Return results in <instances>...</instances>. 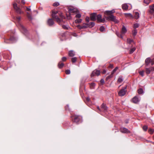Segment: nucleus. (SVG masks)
<instances>
[{"label": "nucleus", "mask_w": 154, "mask_h": 154, "mask_svg": "<svg viewBox=\"0 0 154 154\" xmlns=\"http://www.w3.org/2000/svg\"><path fill=\"white\" fill-rule=\"evenodd\" d=\"M120 131L122 133H125V128H121L120 129Z\"/></svg>", "instance_id": "nucleus-33"}, {"label": "nucleus", "mask_w": 154, "mask_h": 154, "mask_svg": "<svg viewBox=\"0 0 154 154\" xmlns=\"http://www.w3.org/2000/svg\"><path fill=\"white\" fill-rule=\"evenodd\" d=\"M152 71H154V67H151Z\"/></svg>", "instance_id": "nucleus-62"}, {"label": "nucleus", "mask_w": 154, "mask_h": 154, "mask_svg": "<svg viewBox=\"0 0 154 154\" xmlns=\"http://www.w3.org/2000/svg\"><path fill=\"white\" fill-rule=\"evenodd\" d=\"M85 20L87 22H88L90 20V19L89 17H87L85 19Z\"/></svg>", "instance_id": "nucleus-46"}, {"label": "nucleus", "mask_w": 154, "mask_h": 154, "mask_svg": "<svg viewBox=\"0 0 154 154\" xmlns=\"http://www.w3.org/2000/svg\"><path fill=\"white\" fill-rule=\"evenodd\" d=\"M122 8L124 10H125V4H123L122 5Z\"/></svg>", "instance_id": "nucleus-47"}, {"label": "nucleus", "mask_w": 154, "mask_h": 154, "mask_svg": "<svg viewBox=\"0 0 154 154\" xmlns=\"http://www.w3.org/2000/svg\"><path fill=\"white\" fill-rule=\"evenodd\" d=\"M66 57H63L62 58V60L63 61H65L66 60Z\"/></svg>", "instance_id": "nucleus-45"}, {"label": "nucleus", "mask_w": 154, "mask_h": 154, "mask_svg": "<svg viewBox=\"0 0 154 154\" xmlns=\"http://www.w3.org/2000/svg\"><path fill=\"white\" fill-rule=\"evenodd\" d=\"M118 94L120 96H123L125 95V88H124L121 89L119 92Z\"/></svg>", "instance_id": "nucleus-13"}, {"label": "nucleus", "mask_w": 154, "mask_h": 154, "mask_svg": "<svg viewBox=\"0 0 154 154\" xmlns=\"http://www.w3.org/2000/svg\"><path fill=\"white\" fill-rule=\"evenodd\" d=\"M97 18L98 22L104 23L105 21V19L104 18H102V16L100 14L97 15Z\"/></svg>", "instance_id": "nucleus-8"}, {"label": "nucleus", "mask_w": 154, "mask_h": 154, "mask_svg": "<svg viewBox=\"0 0 154 154\" xmlns=\"http://www.w3.org/2000/svg\"><path fill=\"white\" fill-rule=\"evenodd\" d=\"M130 131L128 129H126V133H129Z\"/></svg>", "instance_id": "nucleus-60"}, {"label": "nucleus", "mask_w": 154, "mask_h": 154, "mask_svg": "<svg viewBox=\"0 0 154 154\" xmlns=\"http://www.w3.org/2000/svg\"><path fill=\"white\" fill-rule=\"evenodd\" d=\"M82 21V19H77L75 20V23H80Z\"/></svg>", "instance_id": "nucleus-29"}, {"label": "nucleus", "mask_w": 154, "mask_h": 154, "mask_svg": "<svg viewBox=\"0 0 154 154\" xmlns=\"http://www.w3.org/2000/svg\"><path fill=\"white\" fill-rule=\"evenodd\" d=\"M139 26V25L138 24L136 23L134 24L133 25V28L134 29H136L137 27H138Z\"/></svg>", "instance_id": "nucleus-38"}, {"label": "nucleus", "mask_w": 154, "mask_h": 154, "mask_svg": "<svg viewBox=\"0 0 154 154\" xmlns=\"http://www.w3.org/2000/svg\"><path fill=\"white\" fill-rule=\"evenodd\" d=\"M97 14L96 13H93L91 14L90 17L91 20L92 21H95L96 20Z\"/></svg>", "instance_id": "nucleus-12"}, {"label": "nucleus", "mask_w": 154, "mask_h": 154, "mask_svg": "<svg viewBox=\"0 0 154 154\" xmlns=\"http://www.w3.org/2000/svg\"><path fill=\"white\" fill-rule=\"evenodd\" d=\"M26 8V10L28 11H31V9L30 8H29L27 7Z\"/></svg>", "instance_id": "nucleus-59"}, {"label": "nucleus", "mask_w": 154, "mask_h": 154, "mask_svg": "<svg viewBox=\"0 0 154 154\" xmlns=\"http://www.w3.org/2000/svg\"><path fill=\"white\" fill-rule=\"evenodd\" d=\"M69 55L70 57H73L75 55V53L73 51H70L69 52Z\"/></svg>", "instance_id": "nucleus-17"}, {"label": "nucleus", "mask_w": 154, "mask_h": 154, "mask_svg": "<svg viewBox=\"0 0 154 154\" xmlns=\"http://www.w3.org/2000/svg\"><path fill=\"white\" fill-rule=\"evenodd\" d=\"M14 19L17 22V26L18 28L23 33H25L27 32V30L24 26L20 23L21 19V17L20 16H17L14 17Z\"/></svg>", "instance_id": "nucleus-3"}, {"label": "nucleus", "mask_w": 154, "mask_h": 154, "mask_svg": "<svg viewBox=\"0 0 154 154\" xmlns=\"http://www.w3.org/2000/svg\"><path fill=\"white\" fill-rule=\"evenodd\" d=\"M21 3L23 4H24L25 3V2H24V0H22L21 1Z\"/></svg>", "instance_id": "nucleus-61"}, {"label": "nucleus", "mask_w": 154, "mask_h": 154, "mask_svg": "<svg viewBox=\"0 0 154 154\" xmlns=\"http://www.w3.org/2000/svg\"><path fill=\"white\" fill-rule=\"evenodd\" d=\"M149 133L150 134H152L154 132V130L152 129H149L148 130Z\"/></svg>", "instance_id": "nucleus-30"}, {"label": "nucleus", "mask_w": 154, "mask_h": 154, "mask_svg": "<svg viewBox=\"0 0 154 154\" xmlns=\"http://www.w3.org/2000/svg\"><path fill=\"white\" fill-rule=\"evenodd\" d=\"M125 15H126V17H128L131 18H133V16L131 14H130L126 13Z\"/></svg>", "instance_id": "nucleus-32"}, {"label": "nucleus", "mask_w": 154, "mask_h": 154, "mask_svg": "<svg viewBox=\"0 0 154 154\" xmlns=\"http://www.w3.org/2000/svg\"><path fill=\"white\" fill-rule=\"evenodd\" d=\"M127 43L129 44H131V46H133L134 45H135V43L133 40L130 38H128L127 39Z\"/></svg>", "instance_id": "nucleus-14"}, {"label": "nucleus", "mask_w": 154, "mask_h": 154, "mask_svg": "<svg viewBox=\"0 0 154 154\" xmlns=\"http://www.w3.org/2000/svg\"><path fill=\"white\" fill-rule=\"evenodd\" d=\"M16 39L13 36H11L8 38H4V42L6 43H11L15 42Z\"/></svg>", "instance_id": "nucleus-4"}, {"label": "nucleus", "mask_w": 154, "mask_h": 154, "mask_svg": "<svg viewBox=\"0 0 154 154\" xmlns=\"http://www.w3.org/2000/svg\"><path fill=\"white\" fill-rule=\"evenodd\" d=\"M132 47L130 49L129 51V53L131 54L136 49L135 47L133 46H132Z\"/></svg>", "instance_id": "nucleus-16"}, {"label": "nucleus", "mask_w": 154, "mask_h": 154, "mask_svg": "<svg viewBox=\"0 0 154 154\" xmlns=\"http://www.w3.org/2000/svg\"><path fill=\"white\" fill-rule=\"evenodd\" d=\"M86 100L88 102H89L90 100V99L89 97H87L86 98Z\"/></svg>", "instance_id": "nucleus-52"}, {"label": "nucleus", "mask_w": 154, "mask_h": 154, "mask_svg": "<svg viewBox=\"0 0 154 154\" xmlns=\"http://www.w3.org/2000/svg\"><path fill=\"white\" fill-rule=\"evenodd\" d=\"M47 24L49 26H53L54 24L53 19L52 18L49 19L47 20Z\"/></svg>", "instance_id": "nucleus-11"}, {"label": "nucleus", "mask_w": 154, "mask_h": 154, "mask_svg": "<svg viewBox=\"0 0 154 154\" xmlns=\"http://www.w3.org/2000/svg\"><path fill=\"white\" fill-rule=\"evenodd\" d=\"M76 33H74V36H76Z\"/></svg>", "instance_id": "nucleus-64"}, {"label": "nucleus", "mask_w": 154, "mask_h": 154, "mask_svg": "<svg viewBox=\"0 0 154 154\" xmlns=\"http://www.w3.org/2000/svg\"><path fill=\"white\" fill-rule=\"evenodd\" d=\"M122 81H123V80H122V78L120 77L118 79V81H117V82L119 83H120L121 82H122Z\"/></svg>", "instance_id": "nucleus-41"}, {"label": "nucleus", "mask_w": 154, "mask_h": 154, "mask_svg": "<svg viewBox=\"0 0 154 154\" xmlns=\"http://www.w3.org/2000/svg\"><path fill=\"white\" fill-rule=\"evenodd\" d=\"M150 2V0H144L143 2L144 3L148 5Z\"/></svg>", "instance_id": "nucleus-31"}, {"label": "nucleus", "mask_w": 154, "mask_h": 154, "mask_svg": "<svg viewBox=\"0 0 154 154\" xmlns=\"http://www.w3.org/2000/svg\"><path fill=\"white\" fill-rule=\"evenodd\" d=\"M114 74H112V72H111V74L109 75V77H110V78H112L113 77V75Z\"/></svg>", "instance_id": "nucleus-58"}, {"label": "nucleus", "mask_w": 154, "mask_h": 154, "mask_svg": "<svg viewBox=\"0 0 154 154\" xmlns=\"http://www.w3.org/2000/svg\"><path fill=\"white\" fill-rule=\"evenodd\" d=\"M84 26H87V28L88 27V25L87 24L84 23L82 25Z\"/></svg>", "instance_id": "nucleus-55"}, {"label": "nucleus", "mask_w": 154, "mask_h": 154, "mask_svg": "<svg viewBox=\"0 0 154 154\" xmlns=\"http://www.w3.org/2000/svg\"><path fill=\"white\" fill-rule=\"evenodd\" d=\"M104 28L103 26H101L100 28V30L101 32H103L104 30Z\"/></svg>", "instance_id": "nucleus-39"}, {"label": "nucleus", "mask_w": 154, "mask_h": 154, "mask_svg": "<svg viewBox=\"0 0 154 154\" xmlns=\"http://www.w3.org/2000/svg\"><path fill=\"white\" fill-rule=\"evenodd\" d=\"M151 64L153 65L154 64V59H153L151 60Z\"/></svg>", "instance_id": "nucleus-54"}, {"label": "nucleus", "mask_w": 154, "mask_h": 154, "mask_svg": "<svg viewBox=\"0 0 154 154\" xmlns=\"http://www.w3.org/2000/svg\"><path fill=\"white\" fill-rule=\"evenodd\" d=\"M106 72V71L104 69L103 71L102 72V73L103 74H105Z\"/></svg>", "instance_id": "nucleus-56"}, {"label": "nucleus", "mask_w": 154, "mask_h": 154, "mask_svg": "<svg viewBox=\"0 0 154 154\" xmlns=\"http://www.w3.org/2000/svg\"><path fill=\"white\" fill-rule=\"evenodd\" d=\"M115 11L114 10L111 11H107L105 12V13L109 15L107 17V19L112 21L116 23H118V21L116 19L115 16H114L112 14L115 13Z\"/></svg>", "instance_id": "nucleus-2"}, {"label": "nucleus", "mask_w": 154, "mask_h": 154, "mask_svg": "<svg viewBox=\"0 0 154 154\" xmlns=\"http://www.w3.org/2000/svg\"><path fill=\"white\" fill-rule=\"evenodd\" d=\"M77 11H78V10L76 9L72 8H69V15L68 16H67V17H70V15L71 14V13H77Z\"/></svg>", "instance_id": "nucleus-10"}, {"label": "nucleus", "mask_w": 154, "mask_h": 154, "mask_svg": "<svg viewBox=\"0 0 154 154\" xmlns=\"http://www.w3.org/2000/svg\"><path fill=\"white\" fill-rule=\"evenodd\" d=\"M132 102L135 103H137L139 101L138 98L137 96H135L132 99Z\"/></svg>", "instance_id": "nucleus-15"}, {"label": "nucleus", "mask_w": 154, "mask_h": 154, "mask_svg": "<svg viewBox=\"0 0 154 154\" xmlns=\"http://www.w3.org/2000/svg\"><path fill=\"white\" fill-rule=\"evenodd\" d=\"M125 26H123L121 32L119 33V32H116V34L118 37L122 39L123 37L125 35Z\"/></svg>", "instance_id": "nucleus-5"}, {"label": "nucleus", "mask_w": 154, "mask_h": 154, "mask_svg": "<svg viewBox=\"0 0 154 154\" xmlns=\"http://www.w3.org/2000/svg\"><path fill=\"white\" fill-rule=\"evenodd\" d=\"M152 69L151 67L149 68H146V72L147 74H149L150 72H152Z\"/></svg>", "instance_id": "nucleus-20"}, {"label": "nucleus", "mask_w": 154, "mask_h": 154, "mask_svg": "<svg viewBox=\"0 0 154 154\" xmlns=\"http://www.w3.org/2000/svg\"><path fill=\"white\" fill-rule=\"evenodd\" d=\"M59 5H60V4L58 2H54L53 4V6H54V7H57V6H59Z\"/></svg>", "instance_id": "nucleus-34"}, {"label": "nucleus", "mask_w": 154, "mask_h": 154, "mask_svg": "<svg viewBox=\"0 0 154 154\" xmlns=\"http://www.w3.org/2000/svg\"><path fill=\"white\" fill-rule=\"evenodd\" d=\"M81 16L80 14H77L75 16V17L77 18H80Z\"/></svg>", "instance_id": "nucleus-44"}, {"label": "nucleus", "mask_w": 154, "mask_h": 154, "mask_svg": "<svg viewBox=\"0 0 154 154\" xmlns=\"http://www.w3.org/2000/svg\"><path fill=\"white\" fill-rule=\"evenodd\" d=\"M65 72L66 74H69L70 73V70L67 69L66 70Z\"/></svg>", "instance_id": "nucleus-42"}, {"label": "nucleus", "mask_w": 154, "mask_h": 154, "mask_svg": "<svg viewBox=\"0 0 154 154\" xmlns=\"http://www.w3.org/2000/svg\"><path fill=\"white\" fill-rule=\"evenodd\" d=\"M131 6L130 5H128L127 4H126V10H129L131 8Z\"/></svg>", "instance_id": "nucleus-27"}, {"label": "nucleus", "mask_w": 154, "mask_h": 154, "mask_svg": "<svg viewBox=\"0 0 154 154\" xmlns=\"http://www.w3.org/2000/svg\"><path fill=\"white\" fill-rule=\"evenodd\" d=\"M109 68H112L113 67V65L112 64H110L109 66H108Z\"/></svg>", "instance_id": "nucleus-49"}, {"label": "nucleus", "mask_w": 154, "mask_h": 154, "mask_svg": "<svg viewBox=\"0 0 154 154\" xmlns=\"http://www.w3.org/2000/svg\"><path fill=\"white\" fill-rule=\"evenodd\" d=\"M82 29H85L87 28V26H84L83 25H81Z\"/></svg>", "instance_id": "nucleus-57"}, {"label": "nucleus", "mask_w": 154, "mask_h": 154, "mask_svg": "<svg viewBox=\"0 0 154 154\" xmlns=\"http://www.w3.org/2000/svg\"><path fill=\"white\" fill-rule=\"evenodd\" d=\"M110 78H111L109 77V76H107L106 78V81H108Z\"/></svg>", "instance_id": "nucleus-53"}, {"label": "nucleus", "mask_w": 154, "mask_h": 154, "mask_svg": "<svg viewBox=\"0 0 154 154\" xmlns=\"http://www.w3.org/2000/svg\"><path fill=\"white\" fill-rule=\"evenodd\" d=\"M104 80L103 79H101L100 81L101 83L102 84H103L104 83Z\"/></svg>", "instance_id": "nucleus-50"}, {"label": "nucleus", "mask_w": 154, "mask_h": 154, "mask_svg": "<svg viewBox=\"0 0 154 154\" xmlns=\"http://www.w3.org/2000/svg\"><path fill=\"white\" fill-rule=\"evenodd\" d=\"M88 27H93L95 23L94 22H92L90 23H89L87 24Z\"/></svg>", "instance_id": "nucleus-22"}, {"label": "nucleus", "mask_w": 154, "mask_h": 154, "mask_svg": "<svg viewBox=\"0 0 154 154\" xmlns=\"http://www.w3.org/2000/svg\"><path fill=\"white\" fill-rule=\"evenodd\" d=\"M77 27L79 29H82V26H81V25H78L77 26Z\"/></svg>", "instance_id": "nucleus-51"}, {"label": "nucleus", "mask_w": 154, "mask_h": 154, "mask_svg": "<svg viewBox=\"0 0 154 154\" xmlns=\"http://www.w3.org/2000/svg\"><path fill=\"white\" fill-rule=\"evenodd\" d=\"M150 10L149 11V12L151 14H152L154 12V5L150 6Z\"/></svg>", "instance_id": "nucleus-18"}, {"label": "nucleus", "mask_w": 154, "mask_h": 154, "mask_svg": "<svg viewBox=\"0 0 154 154\" xmlns=\"http://www.w3.org/2000/svg\"><path fill=\"white\" fill-rule=\"evenodd\" d=\"M152 60L149 58H146L145 61V63L147 65H148L151 62Z\"/></svg>", "instance_id": "nucleus-19"}, {"label": "nucleus", "mask_w": 154, "mask_h": 154, "mask_svg": "<svg viewBox=\"0 0 154 154\" xmlns=\"http://www.w3.org/2000/svg\"><path fill=\"white\" fill-rule=\"evenodd\" d=\"M52 18L55 19L59 24L62 25L63 29H68V27L63 24L65 23V17L63 15L61 12L58 13L57 11H53L52 14Z\"/></svg>", "instance_id": "nucleus-1"}, {"label": "nucleus", "mask_w": 154, "mask_h": 154, "mask_svg": "<svg viewBox=\"0 0 154 154\" xmlns=\"http://www.w3.org/2000/svg\"><path fill=\"white\" fill-rule=\"evenodd\" d=\"M27 17L29 20H31L32 19L31 14L29 12H27Z\"/></svg>", "instance_id": "nucleus-23"}, {"label": "nucleus", "mask_w": 154, "mask_h": 154, "mask_svg": "<svg viewBox=\"0 0 154 154\" xmlns=\"http://www.w3.org/2000/svg\"><path fill=\"white\" fill-rule=\"evenodd\" d=\"M101 108L104 110H106L107 109V107L103 103L101 105Z\"/></svg>", "instance_id": "nucleus-25"}, {"label": "nucleus", "mask_w": 154, "mask_h": 154, "mask_svg": "<svg viewBox=\"0 0 154 154\" xmlns=\"http://www.w3.org/2000/svg\"><path fill=\"white\" fill-rule=\"evenodd\" d=\"M65 109L66 110H69V106L68 105H67L65 107Z\"/></svg>", "instance_id": "nucleus-48"}, {"label": "nucleus", "mask_w": 154, "mask_h": 154, "mask_svg": "<svg viewBox=\"0 0 154 154\" xmlns=\"http://www.w3.org/2000/svg\"><path fill=\"white\" fill-rule=\"evenodd\" d=\"M143 92V90L142 89L140 88L138 90V93L139 94H141Z\"/></svg>", "instance_id": "nucleus-26"}, {"label": "nucleus", "mask_w": 154, "mask_h": 154, "mask_svg": "<svg viewBox=\"0 0 154 154\" xmlns=\"http://www.w3.org/2000/svg\"><path fill=\"white\" fill-rule=\"evenodd\" d=\"M118 69V67H116L112 71V74H114L115 72Z\"/></svg>", "instance_id": "nucleus-43"}, {"label": "nucleus", "mask_w": 154, "mask_h": 154, "mask_svg": "<svg viewBox=\"0 0 154 154\" xmlns=\"http://www.w3.org/2000/svg\"><path fill=\"white\" fill-rule=\"evenodd\" d=\"M134 17L136 19H138L140 17L139 14L138 12H135L134 13Z\"/></svg>", "instance_id": "nucleus-21"}, {"label": "nucleus", "mask_w": 154, "mask_h": 154, "mask_svg": "<svg viewBox=\"0 0 154 154\" xmlns=\"http://www.w3.org/2000/svg\"><path fill=\"white\" fill-rule=\"evenodd\" d=\"M13 7L17 14H20L23 13V12L21 11L20 8L17 6L16 3L13 4Z\"/></svg>", "instance_id": "nucleus-6"}, {"label": "nucleus", "mask_w": 154, "mask_h": 154, "mask_svg": "<svg viewBox=\"0 0 154 154\" xmlns=\"http://www.w3.org/2000/svg\"><path fill=\"white\" fill-rule=\"evenodd\" d=\"M64 65V64L60 61L58 63V66L59 68H61Z\"/></svg>", "instance_id": "nucleus-24"}, {"label": "nucleus", "mask_w": 154, "mask_h": 154, "mask_svg": "<svg viewBox=\"0 0 154 154\" xmlns=\"http://www.w3.org/2000/svg\"><path fill=\"white\" fill-rule=\"evenodd\" d=\"M77 58L76 57H74L71 58V61L72 63H75L77 60Z\"/></svg>", "instance_id": "nucleus-28"}, {"label": "nucleus", "mask_w": 154, "mask_h": 154, "mask_svg": "<svg viewBox=\"0 0 154 154\" xmlns=\"http://www.w3.org/2000/svg\"><path fill=\"white\" fill-rule=\"evenodd\" d=\"M100 70H94L93 71L91 75V77H92L95 75L98 76L100 75Z\"/></svg>", "instance_id": "nucleus-9"}, {"label": "nucleus", "mask_w": 154, "mask_h": 154, "mask_svg": "<svg viewBox=\"0 0 154 154\" xmlns=\"http://www.w3.org/2000/svg\"><path fill=\"white\" fill-rule=\"evenodd\" d=\"M137 31L136 29H134L132 31L133 34L134 35H135L137 33Z\"/></svg>", "instance_id": "nucleus-37"}, {"label": "nucleus", "mask_w": 154, "mask_h": 154, "mask_svg": "<svg viewBox=\"0 0 154 154\" xmlns=\"http://www.w3.org/2000/svg\"><path fill=\"white\" fill-rule=\"evenodd\" d=\"M144 71H140L139 72V73L141 76H143L144 75Z\"/></svg>", "instance_id": "nucleus-36"}, {"label": "nucleus", "mask_w": 154, "mask_h": 154, "mask_svg": "<svg viewBox=\"0 0 154 154\" xmlns=\"http://www.w3.org/2000/svg\"><path fill=\"white\" fill-rule=\"evenodd\" d=\"M97 108L99 110H100V109L99 107H97Z\"/></svg>", "instance_id": "nucleus-63"}, {"label": "nucleus", "mask_w": 154, "mask_h": 154, "mask_svg": "<svg viewBox=\"0 0 154 154\" xmlns=\"http://www.w3.org/2000/svg\"><path fill=\"white\" fill-rule=\"evenodd\" d=\"M143 129L144 131H146L148 129V127L146 126H144L143 127Z\"/></svg>", "instance_id": "nucleus-40"}, {"label": "nucleus", "mask_w": 154, "mask_h": 154, "mask_svg": "<svg viewBox=\"0 0 154 154\" xmlns=\"http://www.w3.org/2000/svg\"><path fill=\"white\" fill-rule=\"evenodd\" d=\"M95 86V83H91L90 85V87L91 89H92V88H94Z\"/></svg>", "instance_id": "nucleus-35"}, {"label": "nucleus", "mask_w": 154, "mask_h": 154, "mask_svg": "<svg viewBox=\"0 0 154 154\" xmlns=\"http://www.w3.org/2000/svg\"><path fill=\"white\" fill-rule=\"evenodd\" d=\"M72 119L73 122L78 123L80 120V118L78 116H74L72 117Z\"/></svg>", "instance_id": "nucleus-7"}]
</instances>
